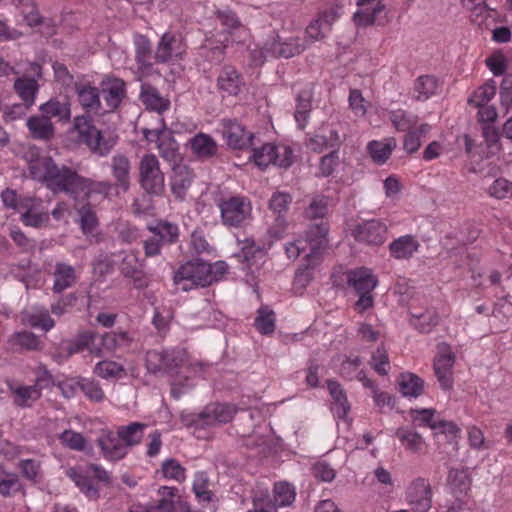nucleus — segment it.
Listing matches in <instances>:
<instances>
[{
  "label": "nucleus",
  "mask_w": 512,
  "mask_h": 512,
  "mask_svg": "<svg viewBox=\"0 0 512 512\" xmlns=\"http://www.w3.org/2000/svg\"><path fill=\"white\" fill-rule=\"evenodd\" d=\"M130 162L124 155H114L112 158L111 169L117 184L127 191L130 184Z\"/></svg>",
  "instance_id": "obj_43"
},
{
  "label": "nucleus",
  "mask_w": 512,
  "mask_h": 512,
  "mask_svg": "<svg viewBox=\"0 0 512 512\" xmlns=\"http://www.w3.org/2000/svg\"><path fill=\"white\" fill-rule=\"evenodd\" d=\"M433 492L429 481L418 477L405 490V502L413 512H429L432 508Z\"/></svg>",
  "instance_id": "obj_10"
},
{
  "label": "nucleus",
  "mask_w": 512,
  "mask_h": 512,
  "mask_svg": "<svg viewBox=\"0 0 512 512\" xmlns=\"http://www.w3.org/2000/svg\"><path fill=\"white\" fill-rule=\"evenodd\" d=\"M183 361V353L178 350H151L145 358L146 368L152 374L172 372Z\"/></svg>",
  "instance_id": "obj_13"
},
{
  "label": "nucleus",
  "mask_w": 512,
  "mask_h": 512,
  "mask_svg": "<svg viewBox=\"0 0 512 512\" xmlns=\"http://www.w3.org/2000/svg\"><path fill=\"white\" fill-rule=\"evenodd\" d=\"M207 269L208 263L202 260L186 262L175 272L174 283L183 291H189L198 286H208L211 284V278Z\"/></svg>",
  "instance_id": "obj_6"
},
{
  "label": "nucleus",
  "mask_w": 512,
  "mask_h": 512,
  "mask_svg": "<svg viewBox=\"0 0 512 512\" xmlns=\"http://www.w3.org/2000/svg\"><path fill=\"white\" fill-rule=\"evenodd\" d=\"M395 435L400 443L412 452L421 451L425 443L423 437L418 432L408 428L402 427L397 429Z\"/></svg>",
  "instance_id": "obj_52"
},
{
  "label": "nucleus",
  "mask_w": 512,
  "mask_h": 512,
  "mask_svg": "<svg viewBox=\"0 0 512 512\" xmlns=\"http://www.w3.org/2000/svg\"><path fill=\"white\" fill-rule=\"evenodd\" d=\"M250 158L256 166L262 169L271 164L279 167H288L292 163L293 152L286 145L267 143L260 148H254Z\"/></svg>",
  "instance_id": "obj_8"
},
{
  "label": "nucleus",
  "mask_w": 512,
  "mask_h": 512,
  "mask_svg": "<svg viewBox=\"0 0 512 512\" xmlns=\"http://www.w3.org/2000/svg\"><path fill=\"white\" fill-rule=\"evenodd\" d=\"M236 413L234 406L229 404L212 403L207 405L199 414L182 415L186 425L197 429L216 427L231 421Z\"/></svg>",
  "instance_id": "obj_4"
},
{
  "label": "nucleus",
  "mask_w": 512,
  "mask_h": 512,
  "mask_svg": "<svg viewBox=\"0 0 512 512\" xmlns=\"http://www.w3.org/2000/svg\"><path fill=\"white\" fill-rule=\"evenodd\" d=\"M140 98L147 109L159 114L166 111L170 106L168 99L163 98L155 88L146 84L141 86Z\"/></svg>",
  "instance_id": "obj_39"
},
{
  "label": "nucleus",
  "mask_w": 512,
  "mask_h": 512,
  "mask_svg": "<svg viewBox=\"0 0 512 512\" xmlns=\"http://www.w3.org/2000/svg\"><path fill=\"white\" fill-rule=\"evenodd\" d=\"M144 137L149 142H155L162 158L169 162H176L179 157L178 143L174 139L172 132L167 128L143 131Z\"/></svg>",
  "instance_id": "obj_16"
},
{
  "label": "nucleus",
  "mask_w": 512,
  "mask_h": 512,
  "mask_svg": "<svg viewBox=\"0 0 512 512\" xmlns=\"http://www.w3.org/2000/svg\"><path fill=\"white\" fill-rule=\"evenodd\" d=\"M358 10L354 13V21L358 26L373 24L384 10L381 0H357Z\"/></svg>",
  "instance_id": "obj_26"
},
{
  "label": "nucleus",
  "mask_w": 512,
  "mask_h": 512,
  "mask_svg": "<svg viewBox=\"0 0 512 512\" xmlns=\"http://www.w3.org/2000/svg\"><path fill=\"white\" fill-rule=\"evenodd\" d=\"M348 285L357 293L372 292L378 285V280L370 269L358 268L348 273Z\"/></svg>",
  "instance_id": "obj_27"
},
{
  "label": "nucleus",
  "mask_w": 512,
  "mask_h": 512,
  "mask_svg": "<svg viewBox=\"0 0 512 512\" xmlns=\"http://www.w3.org/2000/svg\"><path fill=\"white\" fill-rule=\"evenodd\" d=\"M193 156L200 160L210 159L216 156L218 144L212 136L205 133H198L188 141Z\"/></svg>",
  "instance_id": "obj_23"
},
{
  "label": "nucleus",
  "mask_w": 512,
  "mask_h": 512,
  "mask_svg": "<svg viewBox=\"0 0 512 512\" xmlns=\"http://www.w3.org/2000/svg\"><path fill=\"white\" fill-rule=\"evenodd\" d=\"M222 135L226 144L232 149L242 150L252 144L253 134L234 121L224 123Z\"/></svg>",
  "instance_id": "obj_20"
},
{
  "label": "nucleus",
  "mask_w": 512,
  "mask_h": 512,
  "mask_svg": "<svg viewBox=\"0 0 512 512\" xmlns=\"http://www.w3.org/2000/svg\"><path fill=\"white\" fill-rule=\"evenodd\" d=\"M217 17L221 24L228 29L232 41L245 40L248 32L245 26L241 25L236 15L230 10L218 11Z\"/></svg>",
  "instance_id": "obj_40"
},
{
  "label": "nucleus",
  "mask_w": 512,
  "mask_h": 512,
  "mask_svg": "<svg viewBox=\"0 0 512 512\" xmlns=\"http://www.w3.org/2000/svg\"><path fill=\"white\" fill-rule=\"evenodd\" d=\"M20 208L21 220L26 226L39 228L49 221L48 208L41 199L24 198Z\"/></svg>",
  "instance_id": "obj_15"
},
{
  "label": "nucleus",
  "mask_w": 512,
  "mask_h": 512,
  "mask_svg": "<svg viewBox=\"0 0 512 512\" xmlns=\"http://www.w3.org/2000/svg\"><path fill=\"white\" fill-rule=\"evenodd\" d=\"M193 177V172L187 166L178 165L173 168L171 188L177 198L182 199L184 197L186 190L193 181Z\"/></svg>",
  "instance_id": "obj_38"
},
{
  "label": "nucleus",
  "mask_w": 512,
  "mask_h": 512,
  "mask_svg": "<svg viewBox=\"0 0 512 512\" xmlns=\"http://www.w3.org/2000/svg\"><path fill=\"white\" fill-rule=\"evenodd\" d=\"M431 130V126L427 123H422L413 129L406 131L403 139V148L407 153L416 152L421 146V137L427 135Z\"/></svg>",
  "instance_id": "obj_48"
},
{
  "label": "nucleus",
  "mask_w": 512,
  "mask_h": 512,
  "mask_svg": "<svg viewBox=\"0 0 512 512\" xmlns=\"http://www.w3.org/2000/svg\"><path fill=\"white\" fill-rule=\"evenodd\" d=\"M98 442L104 457L110 461L120 460L128 453L127 445L111 432L104 434Z\"/></svg>",
  "instance_id": "obj_29"
},
{
  "label": "nucleus",
  "mask_w": 512,
  "mask_h": 512,
  "mask_svg": "<svg viewBox=\"0 0 512 512\" xmlns=\"http://www.w3.org/2000/svg\"><path fill=\"white\" fill-rule=\"evenodd\" d=\"M287 223L282 216H278L273 226L268 229L269 241L263 244H256L253 240L247 242L242 249V257L247 264V269L254 273L256 269L265 262L266 251L272 246V243L281 239L286 231Z\"/></svg>",
  "instance_id": "obj_3"
},
{
  "label": "nucleus",
  "mask_w": 512,
  "mask_h": 512,
  "mask_svg": "<svg viewBox=\"0 0 512 512\" xmlns=\"http://www.w3.org/2000/svg\"><path fill=\"white\" fill-rule=\"evenodd\" d=\"M18 493L25 495V489L19 477L13 473L0 474V494L4 497H12Z\"/></svg>",
  "instance_id": "obj_54"
},
{
  "label": "nucleus",
  "mask_w": 512,
  "mask_h": 512,
  "mask_svg": "<svg viewBox=\"0 0 512 512\" xmlns=\"http://www.w3.org/2000/svg\"><path fill=\"white\" fill-rule=\"evenodd\" d=\"M148 228L162 243H173L178 238V227L175 224L161 221Z\"/></svg>",
  "instance_id": "obj_57"
},
{
  "label": "nucleus",
  "mask_w": 512,
  "mask_h": 512,
  "mask_svg": "<svg viewBox=\"0 0 512 512\" xmlns=\"http://www.w3.org/2000/svg\"><path fill=\"white\" fill-rule=\"evenodd\" d=\"M128 340V335L125 332H110L103 336L89 335L83 336L81 340L75 344H68L67 350L69 354H74L81 352L83 350V346L88 345L89 342H101L103 349L110 352L115 350L117 347L126 344Z\"/></svg>",
  "instance_id": "obj_19"
},
{
  "label": "nucleus",
  "mask_w": 512,
  "mask_h": 512,
  "mask_svg": "<svg viewBox=\"0 0 512 512\" xmlns=\"http://www.w3.org/2000/svg\"><path fill=\"white\" fill-rule=\"evenodd\" d=\"M22 322L45 332L54 327V321L42 306H32L22 313Z\"/></svg>",
  "instance_id": "obj_28"
},
{
  "label": "nucleus",
  "mask_w": 512,
  "mask_h": 512,
  "mask_svg": "<svg viewBox=\"0 0 512 512\" xmlns=\"http://www.w3.org/2000/svg\"><path fill=\"white\" fill-rule=\"evenodd\" d=\"M311 93L310 91L301 92L296 98L295 121L300 129H304L311 110Z\"/></svg>",
  "instance_id": "obj_51"
},
{
  "label": "nucleus",
  "mask_w": 512,
  "mask_h": 512,
  "mask_svg": "<svg viewBox=\"0 0 512 512\" xmlns=\"http://www.w3.org/2000/svg\"><path fill=\"white\" fill-rule=\"evenodd\" d=\"M420 248V242L414 235L407 234L394 239L389 244L390 255L397 260H407Z\"/></svg>",
  "instance_id": "obj_24"
},
{
  "label": "nucleus",
  "mask_w": 512,
  "mask_h": 512,
  "mask_svg": "<svg viewBox=\"0 0 512 512\" xmlns=\"http://www.w3.org/2000/svg\"><path fill=\"white\" fill-rule=\"evenodd\" d=\"M29 153L28 168L32 178L45 183L54 192H65L78 199L88 198L94 192L106 195L110 190L107 182H92L65 166L59 168L50 157L39 155L37 149Z\"/></svg>",
  "instance_id": "obj_1"
},
{
  "label": "nucleus",
  "mask_w": 512,
  "mask_h": 512,
  "mask_svg": "<svg viewBox=\"0 0 512 512\" xmlns=\"http://www.w3.org/2000/svg\"><path fill=\"white\" fill-rule=\"evenodd\" d=\"M319 257L316 256L311 262H307L306 265L301 266L296 272L294 279V287L296 290H303L311 282L314 277V268L318 264Z\"/></svg>",
  "instance_id": "obj_58"
},
{
  "label": "nucleus",
  "mask_w": 512,
  "mask_h": 512,
  "mask_svg": "<svg viewBox=\"0 0 512 512\" xmlns=\"http://www.w3.org/2000/svg\"><path fill=\"white\" fill-rule=\"evenodd\" d=\"M352 234L360 243L381 245L387 238V226L379 220H369L358 224Z\"/></svg>",
  "instance_id": "obj_18"
},
{
  "label": "nucleus",
  "mask_w": 512,
  "mask_h": 512,
  "mask_svg": "<svg viewBox=\"0 0 512 512\" xmlns=\"http://www.w3.org/2000/svg\"><path fill=\"white\" fill-rule=\"evenodd\" d=\"M256 328L262 334H270L275 328L274 313L268 308H261L258 311V316L255 319Z\"/></svg>",
  "instance_id": "obj_63"
},
{
  "label": "nucleus",
  "mask_w": 512,
  "mask_h": 512,
  "mask_svg": "<svg viewBox=\"0 0 512 512\" xmlns=\"http://www.w3.org/2000/svg\"><path fill=\"white\" fill-rule=\"evenodd\" d=\"M497 86L495 81L490 80L477 88L469 97L468 102L474 107L487 105L495 96Z\"/></svg>",
  "instance_id": "obj_53"
},
{
  "label": "nucleus",
  "mask_w": 512,
  "mask_h": 512,
  "mask_svg": "<svg viewBox=\"0 0 512 512\" xmlns=\"http://www.w3.org/2000/svg\"><path fill=\"white\" fill-rule=\"evenodd\" d=\"M242 84L241 76L236 69L230 66L224 67L217 79L218 88L228 95H237Z\"/></svg>",
  "instance_id": "obj_36"
},
{
  "label": "nucleus",
  "mask_w": 512,
  "mask_h": 512,
  "mask_svg": "<svg viewBox=\"0 0 512 512\" xmlns=\"http://www.w3.org/2000/svg\"><path fill=\"white\" fill-rule=\"evenodd\" d=\"M307 49V44L299 37L276 36L267 41L261 51L263 58L269 55L290 58L299 55Z\"/></svg>",
  "instance_id": "obj_14"
},
{
  "label": "nucleus",
  "mask_w": 512,
  "mask_h": 512,
  "mask_svg": "<svg viewBox=\"0 0 512 512\" xmlns=\"http://www.w3.org/2000/svg\"><path fill=\"white\" fill-rule=\"evenodd\" d=\"M140 184L150 194H160L164 189V174L155 155H145L139 166Z\"/></svg>",
  "instance_id": "obj_11"
},
{
  "label": "nucleus",
  "mask_w": 512,
  "mask_h": 512,
  "mask_svg": "<svg viewBox=\"0 0 512 512\" xmlns=\"http://www.w3.org/2000/svg\"><path fill=\"white\" fill-rule=\"evenodd\" d=\"M439 88L438 80L433 76H420L414 85V91L418 100H427L436 94Z\"/></svg>",
  "instance_id": "obj_55"
},
{
  "label": "nucleus",
  "mask_w": 512,
  "mask_h": 512,
  "mask_svg": "<svg viewBox=\"0 0 512 512\" xmlns=\"http://www.w3.org/2000/svg\"><path fill=\"white\" fill-rule=\"evenodd\" d=\"M409 415L416 426L429 427L433 431L440 419V414L433 408L411 409Z\"/></svg>",
  "instance_id": "obj_47"
},
{
  "label": "nucleus",
  "mask_w": 512,
  "mask_h": 512,
  "mask_svg": "<svg viewBox=\"0 0 512 512\" xmlns=\"http://www.w3.org/2000/svg\"><path fill=\"white\" fill-rule=\"evenodd\" d=\"M177 489L167 486H162L158 490L161 499L158 503L149 504L141 507L138 511L132 512H176V502L174 500Z\"/></svg>",
  "instance_id": "obj_34"
},
{
  "label": "nucleus",
  "mask_w": 512,
  "mask_h": 512,
  "mask_svg": "<svg viewBox=\"0 0 512 512\" xmlns=\"http://www.w3.org/2000/svg\"><path fill=\"white\" fill-rule=\"evenodd\" d=\"M94 372L104 379L119 378L124 373L123 366L115 361H101L95 366Z\"/></svg>",
  "instance_id": "obj_61"
},
{
  "label": "nucleus",
  "mask_w": 512,
  "mask_h": 512,
  "mask_svg": "<svg viewBox=\"0 0 512 512\" xmlns=\"http://www.w3.org/2000/svg\"><path fill=\"white\" fill-rule=\"evenodd\" d=\"M101 91L106 106L103 113L112 112L125 97V83L118 78H106L101 82Z\"/></svg>",
  "instance_id": "obj_21"
},
{
  "label": "nucleus",
  "mask_w": 512,
  "mask_h": 512,
  "mask_svg": "<svg viewBox=\"0 0 512 512\" xmlns=\"http://www.w3.org/2000/svg\"><path fill=\"white\" fill-rule=\"evenodd\" d=\"M320 20L318 18L313 20L306 28L305 38L302 40L307 44V47L315 41L322 40L330 31L328 26L324 25Z\"/></svg>",
  "instance_id": "obj_62"
},
{
  "label": "nucleus",
  "mask_w": 512,
  "mask_h": 512,
  "mask_svg": "<svg viewBox=\"0 0 512 512\" xmlns=\"http://www.w3.org/2000/svg\"><path fill=\"white\" fill-rule=\"evenodd\" d=\"M40 112L48 119L57 118L58 121L68 122L71 118V107L69 102H61L57 99H50L39 107Z\"/></svg>",
  "instance_id": "obj_42"
},
{
  "label": "nucleus",
  "mask_w": 512,
  "mask_h": 512,
  "mask_svg": "<svg viewBox=\"0 0 512 512\" xmlns=\"http://www.w3.org/2000/svg\"><path fill=\"white\" fill-rule=\"evenodd\" d=\"M328 226L321 221L320 223L312 225L305 240H296L285 246V251L289 259H296L306 248L310 246L311 252L307 255L306 262H311L318 256L319 251L327 245Z\"/></svg>",
  "instance_id": "obj_5"
},
{
  "label": "nucleus",
  "mask_w": 512,
  "mask_h": 512,
  "mask_svg": "<svg viewBox=\"0 0 512 512\" xmlns=\"http://www.w3.org/2000/svg\"><path fill=\"white\" fill-rule=\"evenodd\" d=\"M462 4L470 11L471 21L479 26L484 24L490 15V10L484 0H462Z\"/></svg>",
  "instance_id": "obj_56"
},
{
  "label": "nucleus",
  "mask_w": 512,
  "mask_h": 512,
  "mask_svg": "<svg viewBox=\"0 0 512 512\" xmlns=\"http://www.w3.org/2000/svg\"><path fill=\"white\" fill-rule=\"evenodd\" d=\"M411 324L420 332H429L438 324L439 317L434 309H427L424 312L411 311Z\"/></svg>",
  "instance_id": "obj_45"
},
{
  "label": "nucleus",
  "mask_w": 512,
  "mask_h": 512,
  "mask_svg": "<svg viewBox=\"0 0 512 512\" xmlns=\"http://www.w3.org/2000/svg\"><path fill=\"white\" fill-rule=\"evenodd\" d=\"M26 126L31 137L37 140H50L55 132L52 121L42 113L29 117Z\"/></svg>",
  "instance_id": "obj_31"
},
{
  "label": "nucleus",
  "mask_w": 512,
  "mask_h": 512,
  "mask_svg": "<svg viewBox=\"0 0 512 512\" xmlns=\"http://www.w3.org/2000/svg\"><path fill=\"white\" fill-rule=\"evenodd\" d=\"M146 428V424L133 422L129 425L118 427L117 436L129 448L141 442Z\"/></svg>",
  "instance_id": "obj_44"
},
{
  "label": "nucleus",
  "mask_w": 512,
  "mask_h": 512,
  "mask_svg": "<svg viewBox=\"0 0 512 512\" xmlns=\"http://www.w3.org/2000/svg\"><path fill=\"white\" fill-rule=\"evenodd\" d=\"M487 192L496 199L512 198V182L498 178L489 186Z\"/></svg>",
  "instance_id": "obj_64"
},
{
  "label": "nucleus",
  "mask_w": 512,
  "mask_h": 512,
  "mask_svg": "<svg viewBox=\"0 0 512 512\" xmlns=\"http://www.w3.org/2000/svg\"><path fill=\"white\" fill-rule=\"evenodd\" d=\"M9 387L14 395L15 403L22 407L31 406L41 395L40 380L34 385L10 383Z\"/></svg>",
  "instance_id": "obj_33"
},
{
  "label": "nucleus",
  "mask_w": 512,
  "mask_h": 512,
  "mask_svg": "<svg viewBox=\"0 0 512 512\" xmlns=\"http://www.w3.org/2000/svg\"><path fill=\"white\" fill-rule=\"evenodd\" d=\"M81 107L87 112L97 113L101 110L99 89L90 84H80L75 89Z\"/></svg>",
  "instance_id": "obj_32"
},
{
  "label": "nucleus",
  "mask_w": 512,
  "mask_h": 512,
  "mask_svg": "<svg viewBox=\"0 0 512 512\" xmlns=\"http://www.w3.org/2000/svg\"><path fill=\"white\" fill-rule=\"evenodd\" d=\"M357 380L360 381L364 387L372 390V397L377 407L380 409L393 407V398L388 393L379 391L374 382L367 378L364 371H360L357 374Z\"/></svg>",
  "instance_id": "obj_50"
},
{
  "label": "nucleus",
  "mask_w": 512,
  "mask_h": 512,
  "mask_svg": "<svg viewBox=\"0 0 512 512\" xmlns=\"http://www.w3.org/2000/svg\"><path fill=\"white\" fill-rule=\"evenodd\" d=\"M76 281L75 269L66 263H57L54 271L53 291L61 293L70 288Z\"/></svg>",
  "instance_id": "obj_41"
},
{
  "label": "nucleus",
  "mask_w": 512,
  "mask_h": 512,
  "mask_svg": "<svg viewBox=\"0 0 512 512\" xmlns=\"http://www.w3.org/2000/svg\"><path fill=\"white\" fill-rule=\"evenodd\" d=\"M274 504L271 506L275 511V507H285L291 505L296 497L294 486L287 482H278L274 485L273 490Z\"/></svg>",
  "instance_id": "obj_49"
},
{
  "label": "nucleus",
  "mask_w": 512,
  "mask_h": 512,
  "mask_svg": "<svg viewBox=\"0 0 512 512\" xmlns=\"http://www.w3.org/2000/svg\"><path fill=\"white\" fill-rule=\"evenodd\" d=\"M340 143L339 134L336 130L323 126L310 136L308 146L316 151L322 152L327 148H334Z\"/></svg>",
  "instance_id": "obj_30"
},
{
  "label": "nucleus",
  "mask_w": 512,
  "mask_h": 512,
  "mask_svg": "<svg viewBox=\"0 0 512 512\" xmlns=\"http://www.w3.org/2000/svg\"><path fill=\"white\" fill-rule=\"evenodd\" d=\"M14 88L27 107L34 104L38 92L36 79L27 77L18 78L14 83Z\"/></svg>",
  "instance_id": "obj_46"
},
{
  "label": "nucleus",
  "mask_w": 512,
  "mask_h": 512,
  "mask_svg": "<svg viewBox=\"0 0 512 512\" xmlns=\"http://www.w3.org/2000/svg\"><path fill=\"white\" fill-rule=\"evenodd\" d=\"M455 363V354L452 348L441 343L437 347V354L434 359V373L440 387L443 390H451L454 384L453 367Z\"/></svg>",
  "instance_id": "obj_12"
},
{
  "label": "nucleus",
  "mask_w": 512,
  "mask_h": 512,
  "mask_svg": "<svg viewBox=\"0 0 512 512\" xmlns=\"http://www.w3.org/2000/svg\"><path fill=\"white\" fill-rule=\"evenodd\" d=\"M327 389L332 398V413L335 418L347 423L350 403L342 386L335 380L327 381Z\"/></svg>",
  "instance_id": "obj_22"
},
{
  "label": "nucleus",
  "mask_w": 512,
  "mask_h": 512,
  "mask_svg": "<svg viewBox=\"0 0 512 512\" xmlns=\"http://www.w3.org/2000/svg\"><path fill=\"white\" fill-rule=\"evenodd\" d=\"M398 385L400 393L409 399L418 398L424 391V380L410 372L399 376Z\"/></svg>",
  "instance_id": "obj_37"
},
{
  "label": "nucleus",
  "mask_w": 512,
  "mask_h": 512,
  "mask_svg": "<svg viewBox=\"0 0 512 512\" xmlns=\"http://www.w3.org/2000/svg\"><path fill=\"white\" fill-rule=\"evenodd\" d=\"M143 263L139 259L138 253L135 251H128L125 253L122 263L121 270L123 274L134 280V285L138 289H142L147 286V280L142 271Z\"/></svg>",
  "instance_id": "obj_25"
},
{
  "label": "nucleus",
  "mask_w": 512,
  "mask_h": 512,
  "mask_svg": "<svg viewBox=\"0 0 512 512\" xmlns=\"http://www.w3.org/2000/svg\"><path fill=\"white\" fill-rule=\"evenodd\" d=\"M218 206L222 221L227 226L238 227L251 218L252 206L246 197L232 196L222 199Z\"/></svg>",
  "instance_id": "obj_7"
},
{
  "label": "nucleus",
  "mask_w": 512,
  "mask_h": 512,
  "mask_svg": "<svg viewBox=\"0 0 512 512\" xmlns=\"http://www.w3.org/2000/svg\"><path fill=\"white\" fill-rule=\"evenodd\" d=\"M67 476L75 485L89 498L98 496V488L94 485L92 478L108 483V473L98 465H90L85 469L74 467L67 470Z\"/></svg>",
  "instance_id": "obj_9"
},
{
  "label": "nucleus",
  "mask_w": 512,
  "mask_h": 512,
  "mask_svg": "<svg viewBox=\"0 0 512 512\" xmlns=\"http://www.w3.org/2000/svg\"><path fill=\"white\" fill-rule=\"evenodd\" d=\"M396 145V140L392 137L382 140H372L367 144V151L371 159L381 165L389 159Z\"/></svg>",
  "instance_id": "obj_35"
},
{
  "label": "nucleus",
  "mask_w": 512,
  "mask_h": 512,
  "mask_svg": "<svg viewBox=\"0 0 512 512\" xmlns=\"http://www.w3.org/2000/svg\"><path fill=\"white\" fill-rule=\"evenodd\" d=\"M73 130L79 139L99 156H106L117 142L116 136L106 135L98 130L93 125L91 117L87 115H78L74 118Z\"/></svg>",
  "instance_id": "obj_2"
},
{
  "label": "nucleus",
  "mask_w": 512,
  "mask_h": 512,
  "mask_svg": "<svg viewBox=\"0 0 512 512\" xmlns=\"http://www.w3.org/2000/svg\"><path fill=\"white\" fill-rule=\"evenodd\" d=\"M186 52V45L181 35L166 32L161 37L155 58L158 62H169L180 59Z\"/></svg>",
  "instance_id": "obj_17"
},
{
  "label": "nucleus",
  "mask_w": 512,
  "mask_h": 512,
  "mask_svg": "<svg viewBox=\"0 0 512 512\" xmlns=\"http://www.w3.org/2000/svg\"><path fill=\"white\" fill-rule=\"evenodd\" d=\"M161 471L166 479L174 480L179 483L186 479L185 468L175 459H166L161 466Z\"/></svg>",
  "instance_id": "obj_59"
},
{
  "label": "nucleus",
  "mask_w": 512,
  "mask_h": 512,
  "mask_svg": "<svg viewBox=\"0 0 512 512\" xmlns=\"http://www.w3.org/2000/svg\"><path fill=\"white\" fill-rule=\"evenodd\" d=\"M390 120L397 131L406 132L417 124V117L412 114H407L403 110L391 112Z\"/></svg>",
  "instance_id": "obj_60"
}]
</instances>
